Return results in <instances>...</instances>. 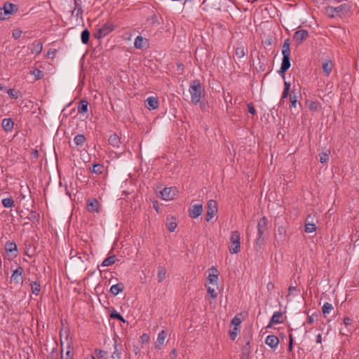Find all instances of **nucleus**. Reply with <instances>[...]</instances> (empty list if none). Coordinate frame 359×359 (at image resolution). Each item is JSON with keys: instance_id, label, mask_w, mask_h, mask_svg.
<instances>
[{"instance_id": "obj_8", "label": "nucleus", "mask_w": 359, "mask_h": 359, "mask_svg": "<svg viewBox=\"0 0 359 359\" xmlns=\"http://www.w3.org/2000/svg\"><path fill=\"white\" fill-rule=\"evenodd\" d=\"M290 56H283L281 66L278 72L283 79H285V72L290 69Z\"/></svg>"}, {"instance_id": "obj_42", "label": "nucleus", "mask_w": 359, "mask_h": 359, "mask_svg": "<svg viewBox=\"0 0 359 359\" xmlns=\"http://www.w3.org/2000/svg\"><path fill=\"white\" fill-rule=\"evenodd\" d=\"M7 93L11 98L16 100L18 98L20 92L14 88H10L7 90Z\"/></svg>"}, {"instance_id": "obj_55", "label": "nucleus", "mask_w": 359, "mask_h": 359, "mask_svg": "<svg viewBox=\"0 0 359 359\" xmlns=\"http://www.w3.org/2000/svg\"><path fill=\"white\" fill-rule=\"evenodd\" d=\"M120 313L117 312L116 310H113L111 312L110 317L114 319H117L120 316Z\"/></svg>"}, {"instance_id": "obj_13", "label": "nucleus", "mask_w": 359, "mask_h": 359, "mask_svg": "<svg viewBox=\"0 0 359 359\" xmlns=\"http://www.w3.org/2000/svg\"><path fill=\"white\" fill-rule=\"evenodd\" d=\"M158 105H159V102L156 97L151 96V97H149L145 100V107L149 110L156 109L158 108Z\"/></svg>"}, {"instance_id": "obj_12", "label": "nucleus", "mask_w": 359, "mask_h": 359, "mask_svg": "<svg viewBox=\"0 0 359 359\" xmlns=\"http://www.w3.org/2000/svg\"><path fill=\"white\" fill-rule=\"evenodd\" d=\"M100 203L95 198H90L87 201V210L90 212H100Z\"/></svg>"}, {"instance_id": "obj_61", "label": "nucleus", "mask_w": 359, "mask_h": 359, "mask_svg": "<svg viewBox=\"0 0 359 359\" xmlns=\"http://www.w3.org/2000/svg\"><path fill=\"white\" fill-rule=\"evenodd\" d=\"M350 322H351L350 318L345 317L344 318V323L345 325L348 326V325H350Z\"/></svg>"}, {"instance_id": "obj_58", "label": "nucleus", "mask_w": 359, "mask_h": 359, "mask_svg": "<svg viewBox=\"0 0 359 359\" xmlns=\"http://www.w3.org/2000/svg\"><path fill=\"white\" fill-rule=\"evenodd\" d=\"M278 233L281 235H285L286 234V229L284 226H279L278 229Z\"/></svg>"}, {"instance_id": "obj_62", "label": "nucleus", "mask_w": 359, "mask_h": 359, "mask_svg": "<svg viewBox=\"0 0 359 359\" xmlns=\"http://www.w3.org/2000/svg\"><path fill=\"white\" fill-rule=\"evenodd\" d=\"M290 83L287 81H284V89H286L287 90H290Z\"/></svg>"}, {"instance_id": "obj_22", "label": "nucleus", "mask_w": 359, "mask_h": 359, "mask_svg": "<svg viewBox=\"0 0 359 359\" xmlns=\"http://www.w3.org/2000/svg\"><path fill=\"white\" fill-rule=\"evenodd\" d=\"M14 122L12 118H6L2 121V127L6 132H11L13 129Z\"/></svg>"}, {"instance_id": "obj_37", "label": "nucleus", "mask_w": 359, "mask_h": 359, "mask_svg": "<svg viewBox=\"0 0 359 359\" xmlns=\"http://www.w3.org/2000/svg\"><path fill=\"white\" fill-rule=\"evenodd\" d=\"M83 13V10L81 5H79L76 1H75V8L72 11V15H75L76 18L81 17Z\"/></svg>"}, {"instance_id": "obj_32", "label": "nucleus", "mask_w": 359, "mask_h": 359, "mask_svg": "<svg viewBox=\"0 0 359 359\" xmlns=\"http://www.w3.org/2000/svg\"><path fill=\"white\" fill-rule=\"evenodd\" d=\"M116 255L109 256L103 260V262L102 263V266H104V267L111 266L112 264H114L116 262Z\"/></svg>"}, {"instance_id": "obj_1", "label": "nucleus", "mask_w": 359, "mask_h": 359, "mask_svg": "<svg viewBox=\"0 0 359 359\" xmlns=\"http://www.w3.org/2000/svg\"><path fill=\"white\" fill-rule=\"evenodd\" d=\"M189 91L191 95L192 103L194 104H198L201 99L202 93L204 91L201 81L198 79L192 81L190 84Z\"/></svg>"}, {"instance_id": "obj_31", "label": "nucleus", "mask_w": 359, "mask_h": 359, "mask_svg": "<svg viewBox=\"0 0 359 359\" xmlns=\"http://www.w3.org/2000/svg\"><path fill=\"white\" fill-rule=\"evenodd\" d=\"M32 292L33 294L37 296L41 291V284L39 281H33L30 284Z\"/></svg>"}, {"instance_id": "obj_19", "label": "nucleus", "mask_w": 359, "mask_h": 359, "mask_svg": "<svg viewBox=\"0 0 359 359\" xmlns=\"http://www.w3.org/2000/svg\"><path fill=\"white\" fill-rule=\"evenodd\" d=\"M167 333L165 330H161L158 334L155 341V348L157 350H160L163 345L164 341L166 338Z\"/></svg>"}, {"instance_id": "obj_23", "label": "nucleus", "mask_w": 359, "mask_h": 359, "mask_svg": "<svg viewBox=\"0 0 359 359\" xmlns=\"http://www.w3.org/2000/svg\"><path fill=\"white\" fill-rule=\"evenodd\" d=\"M333 64L332 62L330 60H325L323 62V71L324 73V75L326 76H328L332 69Z\"/></svg>"}, {"instance_id": "obj_38", "label": "nucleus", "mask_w": 359, "mask_h": 359, "mask_svg": "<svg viewBox=\"0 0 359 359\" xmlns=\"http://www.w3.org/2000/svg\"><path fill=\"white\" fill-rule=\"evenodd\" d=\"M330 151L328 150L327 152H321L319 154L320 162L321 163H327L330 158Z\"/></svg>"}, {"instance_id": "obj_60", "label": "nucleus", "mask_w": 359, "mask_h": 359, "mask_svg": "<svg viewBox=\"0 0 359 359\" xmlns=\"http://www.w3.org/2000/svg\"><path fill=\"white\" fill-rule=\"evenodd\" d=\"M177 350L175 348L172 349L170 353L171 359H175L177 358Z\"/></svg>"}, {"instance_id": "obj_14", "label": "nucleus", "mask_w": 359, "mask_h": 359, "mask_svg": "<svg viewBox=\"0 0 359 359\" xmlns=\"http://www.w3.org/2000/svg\"><path fill=\"white\" fill-rule=\"evenodd\" d=\"M134 46L136 48L138 49L146 48L149 46V41L147 39L142 37L141 35H139L135 38Z\"/></svg>"}, {"instance_id": "obj_17", "label": "nucleus", "mask_w": 359, "mask_h": 359, "mask_svg": "<svg viewBox=\"0 0 359 359\" xmlns=\"http://www.w3.org/2000/svg\"><path fill=\"white\" fill-rule=\"evenodd\" d=\"M265 343L271 348L275 349L279 344V339L274 334H270L266 338Z\"/></svg>"}, {"instance_id": "obj_63", "label": "nucleus", "mask_w": 359, "mask_h": 359, "mask_svg": "<svg viewBox=\"0 0 359 359\" xmlns=\"http://www.w3.org/2000/svg\"><path fill=\"white\" fill-rule=\"evenodd\" d=\"M313 322H314V318H313V316H310L308 318L307 323H308L309 324H312Z\"/></svg>"}, {"instance_id": "obj_20", "label": "nucleus", "mask_w": 359, "mask_h": 359, "mask_svg": "<svg viewBox=\"0 0 359 359\" xmlns=\"http://www.w3.org/2000/svg\"><path fill=\"white\" fill-rule=\"evenodd\" d=\"M30 53L39 55L41 53L43 48V43L40 41H34L30 46Z\"/></svg>"}, {"instance_id": "obj_56", "label": "nucleus", "mask_w": 359, "mask_h": 359, "mask_svg": "<svg viewBox=\"0 0 359 359\" xmlns=\"http://www.w3.org/2000/svg\"><path fill=\"white\" fill-rule=\"evenodd\" d=\"M289 338H290V341H289V345H288V351H292V347H293V337H292V334H290L289 335Z\"/></svg>"}, {"instance_id": "obj_4", "label": "nucleus", "mask_w": 359, "mask_h": 359, "mask_svg": "<svg viewBox=\"0 0 359 359\" xmlns=\"http://www.w3.org/2000/svg\"><path fill=\"white\" fill-rule=\"evenodd\" d=\"M15 11H18V6L16 4L6 2L4 6L0 8V19L5 20L9 18L10 15Z\"/></svg>"}, {"instance_id": "obj_29", "label": "nucleus", "mask_w": 359, "mask_h": 359, "mask_svg": "<svg viewBox=\"0 0 359 359\" xmlns=\"http://www.w3.org/2000/svg\"><path fill=\"white\" fill-rule=\"evenodd\" d=\"M306 104L311 111H318L320 109V104L317 101H306Z\"/></svg>"}, {"instance_id": "obj_54", "label": "nucleus", "mask_w": 359, "mask_h": 359, "mask_svg": "<svg viewBox=\"0 0 359 359\" xmlns=\"http://www.w3.org/2000/svg\"><path fill=\"white\" fill-rule=\"evenodd\" d=\"M248 109L250 114L252 115H255L256 114V110L252 103L250 102L248 104Z\"/></svg>"}, {"instance_id": "obj_6", "label": "nucleus", "mask_w": 359, "mask_h": 359, "mask_svg": "<svg viewBox=\"0 0 359 359\" xmlns=\"http://www.w3.org/2000/svg\"><path fill=\"white\" fill-rule=\"evenodd\" d=\"M217 210H218V205H217V201L215 200H210L208 202L205 220L207 222H210L213 218V217L215 215V214L217 212Z\"/></svg>"}, {"instance_id": "obj_16", "label": "nucleus", "mask_w": 359, "mask_h": 359, "mask_svg": "<svg viewBox=\"0 0 359 359\" xmlns=\"http://www.w3.org/2000/svg\"><path fill=\"white\" fill-rule=\"evenodd\" d=\"M24 272V269L21 266H18L15 270L13 271L11 275V280L15 283H22V275Z\"/></svg>"}, {"instance_id": "obj_36", "label": "nucleus", "mask_w": 359, "mask_h": 359, "mask_svg": "<svg viewBox=\"0 0 359 359\" xmlns=\"http://www.w3.org/2000/svg\"><path fill=\"white\" fill-rule=\"evenodd\" d=\"M1 203L5 208H12L14 206V200L12 197L3 198Z\"/></svg>"}, {"instance_id": "obj_64", "label": "nucleus", "mask_w": 359, "mask_h": 359, "mask_svg": "<svg viewBox=\"0 0 359 359\" xmlns=\"http://www.w3.org/2000/svg\"><path fill=\"white\" fill-rule=\"evenodd\" d=\"M321 341H322V336L320 334H318V335H316V342L320 344V343H321Z\"/></svg>"}, {"instance_id": "obj_5", "label": "nucleus", "mask_w": 359, "mask_h": 359, "mask_svg": "<svg viewBox=\"0 0 359 359\" xmlns=\"http://www.w3.org/2000/svg\"><path fill=\"white\" fill-rule=\"evenodd\" d=\"M268 219L266 217H262L257 222V231L258 237L256 239L255 243L259 244L260 241L263 240L262 236H264L266 228H267Z\"/></svg>"}, {"instance_id": "obj_35", "label": "nucleus", "mask_w": 359, "mask_h": 359, "mask_svg": "<svg viewBox=\"0 0 359 359\" xmlns=\"http://www.w3.org/2000/svg\"><path fill=\"white\" fill-rule=\"evenodd\" d=\"M165 273H166V271H165V269L163 266H158V267L157 278H158V281L159 283L162 282L165 279Z\"/></svg>"}, {"instance_id": "obj_26", "label": "nucleus", "mask_w": 359, "mask_h": 359, "mask_svg": "<svg viewBox=\"0 0 359 359\" xmlns=\"http://www.w3.org/2000/svg\"><path fill=\"white\" fill-rule=\"evenodd\" d=\"M27 218L34 224H39L40 222V215L35 210H31Z\"/></svg>"}, {"instance_id": "obj_48", "label": "nucleus", "mask_w": 359, "mask_h": 359, "mask_svg": "<svg viewBox=\"0 0 359 359\" xmlns=\"http://www.w3.org/2000/svg\"><path fill=\"white\" fill-rule=\"evenodd\" d=\"M70 349H71V346H70V345H69V346H68V350L67 351L66 354H65V355H66V356H65V358H64V357L62 356V359H74V358H73L74 354H73V353L71 351V350H70Z\"/></svg>"}, {"instance_id": "obj_53", "label": "nucleus", "mask_w": 359, "mask_h": 359, "mask_svg": "<svg viewBox=\"0 0 359 359\" xmlns=\"http://www.w3.org/2000/svg\"><path fill=\"white\" fill-rule=\"evenodd\" d=\"M241 323V319L236 316L234 317L231 320V324H233L234 325V327H238V326H239Z\"/></svg>"}, {"instance_id": "obj_21", "label": "nucleus", "mask_w": 359, "mask_h": 359, "mask_svg": "<svg viewBox=\"0 0 359 359\" xmlns=\"http://www.w3.org/2000/svg\"><path fill=\"white\" fill-rule=\"evenodd\" d=\"M5 250L7 253L11 254L13 257H17L18 247L14 242H6L5 244Z\"/></svg>"}, {"instance_id": "obj_40", "label": "nucleus", "mask_w": 359, "mask_h": 359, "mask_svg": "<svg viewBox=\"0 0 359 359\" xmlns=\"http://www.w3.org/2000/svg\"><path fill=\"white\" fill-rule=\"evenodd\" d=\"M235 54L238 58H242L245 55V47L241 46L236 48Z\"/></svg>"}, {"instance_id": "obj_10", "label": "nucleus", "mask_w": 359, "mask_h": 359, "mask_svg": "<svg viewBox=\"0 0 359 359\" xmlns=\"http://www.w3.org/2000/svg\"><path fill=\"white\" fill-rule=\"evenodd\" d=\"M350 6L348 4H342L337 6H331L330 10L332 13L338 15H344L350 11Z\"/></svg>"}, {"instance_id": "obj_57", "label": "nucleus", "mask_w": 359, "mask_h": 359, "mask_svg": "<svg viewBox=\"0 0 359 359\" xmlns=\"http://www.w3.org/2000/svg\"><path fill=\"white\" fill-rule=\"evenodd\" d=\"M250 341L249 339H248L247 341H245V344L243 347V352H245V351H248L249 347H250Z\"/></svg>"}, {"instance_id": "obj_43", "label": "nucleus", "mask_w": 359, "mask_h": 359, "mask_svg": "<svg viewBox=\"0 0 359 359\" xmlns=\"http://www.w3.org/2000/svg\"><path fill=\"white\" fill-rule=\"evenodd\" d=\"M316 230V226L314 224L307 223L305 224L304 231L310 233H313Z\"/></svg>"}, {"instance_id": "obj_30", "label": "nucleus", "mask_w": 359, "mask_h": 359, "mask_svg": "<svg viewBox=\"0 0 359 359\" xmlns=\"http://www.w3.org/2000/svg\"><path fill=\"white\" fill-rule=\"evenodd\" d=\"M104 170V167L103 165L102 164H99V163H94L92 165V168H90V171L93 172V173H95V174H97V175H100V174H102L103 173Z\"/></svg>"}, {"instance_id": "obj_44", "label": "nucleus", "mask_w": 359, "mask_h": 359, "mask_svg": "<svg viewBox=\"0 0 359 359\" xmlns=\"http://www.w3.org/2000/svg\"><path fill=\"white\" fill-rule=\"evenodd\" d=\"M300 294V290L296 287L290 285L288 288V294L293 296H298Z\"/></svg>"}, {"instance_id": "obj_59", "label": "nucleus", "mask_w": 359, "mask_h": 359, "mask_svg": "<svg viewBox=\"0 0 359 359\" xmlns=\"http://www.w3.org/2000/svg\"><path fill=\"white\" fill-rule=\"evenodd\" d=\"M289 92H290V90H287L286 89H284L283 92L282 93L281 100H283V99L287 97V96L289 95Z\"/></svg>"}, {"instance_id": "obj_7", "label": "nucleus", "mask_w": 359, "mask_h": 359, "mask_svg": "<svg viewBox=\"0 0 359 359\" xmlns=\"http://www.w3.org/2000/svg\"><path fill=\"white\" fill-rule=\"evenodd\" d=\"M309 37V32L306 29L297 30L294 33L293 39L297 46L302 44Z\"/></svg>"}, {"instance_id": "obj_33", "label": "nucleus", "mask_w": 359, "mask_h": 359, "mask_svg": "<svg viewBox=\"0 0 359 359\" xmlns=\"http://www.w3.org/2000/svg\"><path fill=\"white\" fill-rule=\"evenodd\" d=\"M86 137L82 134H79L75 136L74 142L76 146H82L86 142Z\"/></svg>"}, {"instance_id": "obj_46", "label": "nucleus", "mask_w": 359, "mask_h": 359, "mask_svg": "<svg viewBox=\"0 0 359 359\" xmlns=\"http://www.w3.org/2000/svg\"><path fill=\"white\" fill-rule=\"evenodd\" d=\"M238 328L236 327H234V328L232 330H230V332H229L230 339L231 340H234L238 335Z\"/></svg>"}, {"instance_id": "obj_50", "label": "nucleus", "mask_w": 359, "mask_h": 359, "mask_svg": "<svg viewBox=\"0 0 359 359\" xmlns=\"http://www.w3.org/2000/svg\"><path fill=\"white\" fill-rule=\"evenodd\" d=\"M21 34H22V31L18 29H14L12 33L13 37L15 39H19L20 37Z\"/></svg>"}, {"instance_id": "obj_28", "label": "nucleus", "mask_w": 359, "mask_h": 359, "mask_svg": "<svg viewBox=\"0 0 359 359\" xmlns=\"http://www.w3.org/2000/svg\"><path fill=\"white\" fill-rule=\"evenodd\" d=\"M88 102L86 100H81L78 104V113L85 114L88 111Z\"/></svg>"}, {"instance_id": "obj_49", "label": "nucleus", "mask_w": 359, "mask_h": 359, "mask_svg": "<svg viewBox=\"0 0 359 359\" xmlns=\"http://www.w3.org/2000/svg\"><path fill=\"white\" fill-rule=\"evenodd\" d=\"M31 74L35 76V79H39L41 78V75L42 74V72L39 70V69H34Z\"/></svg>"}, {"instance_id": "obj_47", "label": "nucleus", "mask_w": 359, "mask_h": 359, "mask_svg": "<svg viewBox=\"0 0 359 359\" xmlns=\"http://www.w3.org/2000/svg\"><path fill=\"white\" fill-rule=\"evenodd\" d=\"M207 290H208V293L210 295V297L212 299L217 298V293L216 292V291L215 290L214 288H212L211 287L209 286V287H208Z\"/></svg>"}, {"instance_id": "obj_9", "label": "nucleus", "mask_w": 359, "mask_h": 359, "mask_svg": "<svg viewBox=\"0 0 359 359\" xmlns=\"http://www.w3.org/2000/svg\"><path fill=\"white\" fill-rule=\"evenodd\" d=\"M203 212V205L195 204L193 205L189 210V215L190 217L195 219L198 217Z\"/></svg>"}, {"instance_id": "obj_51", "label": "nucleus", "mask_w": 359, "mask_h": 359, "mask_svg": "<svg viewBox=\"0 0 359 359\" xmlns=\"http://www.w3.org/2000/svg\"><path fill=\"white\" fill-rule=\"evenodd\" d=\"M177 224L175 222H170L169 224H168V230L170 232H173L175 231V229L177 228Z\"/></svg>"}, {"instance_id": "obj_2", "label": "nucleus", "mask_w": 359, "mask_h": 359, "mask_svg": "<svg viewBox=\"0 0 359 359\" xmlns=\"http://www.w3.org/2000/svg\"><path fill=\"white\" fill-rule=\"evenodd\" d=\"M114 29L113 23L107 22L104 24L97 25L95 27V32L93 34L95 38L97 39H102L111 33Z\"/></svg>"}, {"instance_id": "obj_52", "label": "nucleus", "mask_w": 359, "mask_h": 359, "mask_svg": "<svg viewBox=\"0 0 359 359\" xmlns=\"http://www.w3.org/2000/svg\"><path fill=\"white\" fill-rule=\"evenodd\" d=\"M199 104H200V108L202 111H205L208 110V109L209 107L208 102H206L205 101H201V102L200 101Z\"/></svg>"}, {"instance_id": "obj_39", "label": "nucleus", "mask_w": 359, "mask_h": 359, "mask_svg": "<svg viewBox=\"0 0 359 359\" xmlns=\"http://www.w3.org/2000/svg\"><path fill=\"white\" fill-rule=\"evenodd\" d=\"M290 101L291 102V107L295 108L297 103V96L295 94L294 89L292 90L290 95Z\"/></svg>"}, {"instance_id": "obj_18", "label": "nucleus", "mask_w": 359, "mask_h": 359, "mask_svg": "<svg viewBox=\"0 0 359 359\" xmlns=\"http://www.w3.org/2000/svg\"><path fill=\"white\" fill-rule=\"evenodd\" d=\"M161 197L163 200L169 201L174 198L175 194L172 193V187H165L160 191Z\"/></svg>"}, {"instance_id": "obj_27", "label": "nucleus", "mask_w": 359, "mask_h": 359, "mask_svg": "<svg viewBox=\"0 0 359 359\" xmlns=\"http://www.w3.org/2000/svg\"><path fill=\"white\" fill-rule=\"evenodd\" d=\"M290 39H286L282 46L281 50L283 56H290Z\"/></svg>"}, {"instance_id": "obj_11", "label": "nucleus", "mask_w": 359, "mask_h": 359, "mask_svg": "<svg viewBox=\"0 0 359 359\" xmlns=\"http://www.w3.org/2000/svg\"><path fill=\"white\" fill-rule=\"evenodd\" d=\"M284 319L281 311H275L270 318L267 327H271L273 324L283 323Z\"/></svg>"}, {"instance_id": "obj_3", "label": "nucleus", "mask_w": 359, "mask_h": 359, "mask_svg": "<svg viewBox=\"0 0 359 359\" xmlns=\"http://www.w3.org/2000/svg\"><path fill=\"white\" fill-rule=\"evenodd\" d=\"M229 249L231 254H237L241 250V236L238 231H231Z\"/></svg>"}, {"instance_id": "obj_34", "label": "nucleus", "mask_w": 359, "mask_h": 359, "mask_svg": "<svg viewBox=\"0 0 359 359\" xmlns=\"http://www.w3.org/2000/svg\"><path fill=\"white\" fill-rule=\"evenodd\" d=\"M90 39V32L86 29L82 31L81 34V39L83 44H88Z\"/></svg>"}, {"instance_id": "obj_24", "label": "nucleus", "mask_w": 359, "mask_h": 359, "mask_svg": "<svg viewBox=\"0 0 359 359\" xmlns=\"http://www.w3.org/2000/svg\"><path fill=\"white\" fill-rule=\"evenodd\" d=\"M124 290V285L122 283L113 285L110 287L109 292L114 295L116 296Z\"/></svg>"}, {"instance_id": "obj_15", "label": "nucleus", "mask_w": 359, "mask_h": 359, "mask_svg": "<svg viewBox=\"0 0 359 359\" xmlns=\"http://www.w3.org/2000/svg\"><path fill=\"white\" fill-rule=\"evenodd\" d=\"M210 271L211 272L209 273L208 281L210 284L217 285L218 282L219 271L214 266H212L210 269Z\"/></svg>"}, {"instance_id": "obj_25", "label": "nucleus", "mask_w": 359, "mask_h": 359, "mask_svg": "<svg viewBox=\"0 0 359 359\" xmlns=\"http://www.w3.org/2000/svg\"><path fill=\"white\" fill-rule=\"evenodd\" d=\"M109 142L113 147L118 148L121 144V139L116 133H114L109 136Z\"/></svg>"}, {"instance_id": "obj_41", "label": "nucleus", "mask_w": 359, "mask_h": 359, "mask_svg": "<svg viewBox=\"0 0 359 359\" xmlns=\"http://www.w3.org/2000/svg\"><path fill=\"white\" fill-rule=\"evenodd\" d=\"M333 306L332 304H330L328 302H326L323 304L322 307V311L324 315L329 314L332 310H333Z\"/></svg>"}, {"instance_id": "obj_45", "label": "nucleus", "mask_w": 359, "mask_h": 359, "mask_svg": "<svg viewBox=\"0 0 359 359\" xmlns=\"http://www.w3.org/2000/svg\"><path fill=\"white\" fill-rule=\"evenodd\" d=\"M97 357L100 359H107L106 355H107V351L100 349L95 350Z\"/></svg>"}]
</instances>
